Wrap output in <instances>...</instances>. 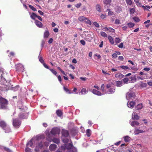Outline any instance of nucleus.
Here are the masks:
<instances>
[{
    "label": "nucleus",
    "mask_w": 152,
    "mask_h": 152,
    "mask_svg": "<svg viewBox=\"0 0 152 152\" xmlns=\"http://www.w3.org/2000/svg\"><path fill=\"white\" fill-rule=\"evenodd\" d=\"M39 136H37L35 137L32 138L31 140H30L27 144V145L28 146L31 147H34V145L35 144H36V146L35 151L36 152H38L39 151L40 149H41L43 147V145L41 142H39L38 140V139L37 137H40Z\"/></svg>",
    "instance_id": "1"
},
{
    "label": "nucleus",
    "mask_w": 152,
    "mask_h": 152,
    "mask_svg": "<svg viewBox=\"0 0 152 152\" xmlns=\"http://www.w3.org/2000/svg\"><path fill=\"white\" fill-rule=\"evenodd\" d=\"M6 75V74L5 72H2L1 74V81L3 83V84L6 86L7 88H6V90H9L10 89L9 87L10 86V81L8 80H6L5 77Z\"/></svg>",
    "instance_id": "2"
},
{
    "label": "nucleus",
    "mask_w": 152,
    "mask_h": 152,
    "mask_svg": "<svg viewBox=\"0 0 152 152\" xmlns=\"http://www.w3.org/2000/svg\"><path fill=\"white\" fill-rule=\"evenodd\" d=\"M8 101L5 99L0 97V106L1 108L6 109L7 108Z\"/></svg>",
    "instance_id": "3"
},
{
    "label": "nucleus",
    "mask_w": 152,
    "mask_h": 152,
    "mask_svg": "<svg viewBox=\"0 0 152 152\" xmlns=\"http://www.w3.org/2000/svg\"><path fill=\"white\" fill-rule=\"evenodd\" d=\"M46 134L47 136V140L48 141L50 142L52 141L53 142L57 144L60 143V141L59 139L58 138H54L52 139H51L50 134L49 133V131H48V133H46Z\"/></svg>",
    "instance_id": "4"
},
{
    "label": "nucleus",
    "mask_w": 152,
    "mask_h": 152,
    "mask_svg": "<svg viewBox=\"0 0 152 152\" xmlns=\"http://www.w3.org/2000/svg\"><path fill=\"white\" fill-rule=\"evenodd\" d=\"M106 87L107 89H108L105 92L104 94H112L114 93L115 91V88L113 86H112L111 84H108L106 85Z\"/></svg>",
    "instance_id": "5"
},
{
    "label": "nucleus",
    "mask_w": 152,
    "mask_h": 152,
    "mask_svg": "<svg viewBox=\"0 0 152 152\" xmlns=\"http://www.w3.org/2000/svg\"><path fill=\"white\" fill-rule=\"evenodd\" d=\"M66 149L69 150V152H77V149L73 146L72 142L66 144Z\"/></svg>",
    "instance_id": "6"
},
{
    "label": "nucleus",
    "mask_w": 152,
    "mask_h": 152,
    "mask_svg": "<svg viewBox=\"0 0 152 152\" xmlns=\"http://www.w3.org/2000/svg\"><path fill=\"white\" fill-rule=\"evenodd\" d=\"M135 94L132 91H129L127 93L126 95V97L127 100L133 99L135 98Z\"/></svg>",
    "instance_id": "7"
},
{
    "label": "nucleus",
    "mask_w": 152,
    "mask_h": 152,
    "mask_svg": "<svg viewBox=\"0 0 152 152\" xmlns=\"http://www.w3.org/2000/svg\"><path fill=\"white\" fill-rule=\"evenodd\" d=\"M60 132V129L58 127H54L52 129L50 133L53 135L59 134Z\"/></svg>",
    "instance_id": "8"
},
{
    "label": "nucleus",
    "mask_w": 152,
    "mask_h": 152,
    "mask_svg": "<svg viewBox=\"0 0 152 152\" xmlns=\"http://www.w3.org/2000/svg\"><path fill=\"white\" fill-rule=\"evenodd\" d=\"M13 125L16 128H18L21 124V122L17 119H13Z\"/></svg>",
    "instance_id": "9"
},
{
    "label": "nucleus",
    "mask_w": 152,
    "mask_h": 152,
    "mask_svg": "<svg viewBox=\"0 0 152 152\" xmlns=\"http://www.w3.org/2000/svg\"><path fill=\"white\" fill-rule=\"evenodd\" d=\"M16 67L17 70L18 71L23 72L24 71V66L22 64H18L16 65Z\"/></svg>",
    "instance_id": "10"
},
{
    "label": "nucleus",
    "mask_w": 152,
    "mask_h": 152,
    "mask_svg": "<svg viewBox=\"0 0 152 152\" xmlns=\"http://www.w3.org/2000/svg\"><path fill=\"white\" fill-rule=\"evenodd\" d=\"M8 125L5 122L2 120H0V126L2 129H4Z\"/></svg>",
    "instance_id": "11"
},
{
    "label": "nucleus",
    "mask_w": 152,
    "mask_h": 152,
    "mask_svg": "<svg viewBox=\"0 0 152 152\" xmlns=\"http://www.w3.org/2000/svg\"><path fill=\"white\" fill-rule=\"evenodd\" d=\"M136 103L135 102L133 101H129L127 103L128 107L130 108H132L135 105Z\"/></svg>",
    "instance_id": "12"
},
{
    "label": "nucleus",
    "mask_w": 152,
    "mask_h": 152,
    "mask_svg": "<svg viewBox=\"0 0 152 152\" xmlns=\"http://www.w3.org/2000/svg\"><path fill=\"white\" fill-rule=\"evenodd\" d=\"M57 148V145L54 144H52L49 146V149L50 151H53L55 150Z\"/></svg>",
    "instance_id": "13"
},
{
    "label": "nucleus",
    "mask_w": 152,
    "mask_h": 152,
    "mask_svg": "<svg viewBox=\"0 0 152 152\" xmlns=\"http://www.w3.org/2000/svg\"><path fill=\"white\" fill-rule=\"evenodd\" d=\"M92 92L94 94L98 96H101L104 94V93H101L100 92L95 89H93Z\"/></svg>",
    "instance_id": "14"
},
{
    "label": "nucleus",
    "mask_w": 152,
    "mask_h": 152,
    "mask_svg": "<svg viewBox=\"0 0 152 152\" xmlns=\"http://www.w3.org/2000/svg\"><path fill=\"white\" fill-rule=\"evenodd\" d=\"M19 117L21 119H24L28 117V114L24 112L22 114L20 113L19 115Z\"/></svg>",
    "instance_id": "15"
},
{
    "label": "nucleus",
    "mask_w": 152,
    "mask_h": 152,
    "mask_svg": "<svg viewBox=\"0 0 152 152\" xmlns=\"http://www.w3.org/2000/svg\"><path fill=\"white\" fill-rule=\"evenodd\" d=\"M61 133L62 136L65 137H68L69 135L68 132L65 129L62 130Z\"/></svg>",
    "instance_id": "16"
},
{
    "label": "nucleus",
    "mask_w": 152,
    "mask_h": 152,
    "mask_svg": "<svg viewBox=\"0 0 152 152\" xmlns=\"http://www.w3.org/2000/svg\"><path fill=\"white\" fill-rule=\"evenodd\" d=\"M130 123L131 126L133 127H135L138 126L139 124V123L137 121H133L132 122L130 121Z\"/></svg>",
    "instance_id": "17"
},
{
    "label": "nucleus",
    "mask_w": 152,
    "mask_h": 152,
    "mask_svg": "<svg viewBox=\"0 0 152 152\" xmlns=\"http://www.w3.org/2000/svg\"><path fill=\"white\" fill-rule=\"evenodd\" d=\"M35 23L37 26L39 28H41L42 26V23L37 20H35Z\"/></svg>",
    "instance_id": "18"
},
{
    "label": "nucleus",
    "mask_w": 152,
    "mask_h": 152,
    "mask_svg": "<svg viewBox=\"0 0 152 152\" xmlns=\"http://www.w3.org/2000/svg\"><path fill=\"white\" fill-rule=\"evenodd\" d=\"M132 118L134 120H138L139 119V116L136 113L134 112L132 114Z\"/></svg>",
    "instance_id": "19"
},
{
    "label": "nucleus",
    "mask_w": 152,
    "mask_h": 152,
    "mask_svg": "<svg viewBox=\"0 0 152 152\" xmlns=\"http://www.w3.org/2000/svg\"><path fill=\"white\" fill-rule=\"evenodd\" d=\"M108 40H109V41L110 42V43L112 45H114V42L113 39V37L110 36H108Z\"/></svg>",
    "instance_id": "20"
},
{
    "label": "nucleus",
    "mask_w": 152,
    "mask_h": 152,
    "mask_svg": "<svg viewBox=\"0 0 152 152\" xmlns=\"http://www.w3.org/2000/svg\"><path fill=\"white\" fill-rule=\"evenodd\" d=\"M88 91L86 88H83L81 90L80 93L82 95H85L87 93Z\"/></svg>",
    "instance_id": "21"
},
{
    "label": "nucleus",
    "mask_w": 152,
    "mask_h": 152,
    "mask_svg": "<svg viewBox=\"0 0 152 152\" xmlns=\"http://www.w3.org/2000/svg\"><path fill=\"white\" fill-rule=\"evenodd\" d=\"M144 132V131L142 130H139L138 129H135L134 132V133L135 134H138L140 133H142Z\"/></svg>",
    "instance_id": "22"
},
{
    "label": "nucleus",
    "mask_w": 152,
    "mask_h": 152,
    "mask_svg": "<svg viewBox=\"0 0 152 152\" xmlns=\"http://www.w3.org/2000/svg\"><path fill=\"white\" fill-rule=\"evenodd\" d=\"M64 89L67 94H71L72 93V91L71 90H69L68 88L65 86H64Z\"/></svg>",
    "instance_id": "23"
},
{
    "label": "nucleus",
    "mask_w": 152,
    "mask_h": 152,
    "mask_svg": "<svg viewBox=\"0 0 152 152\" xmlns=\"http://www.w3.org/2000/svg\"><path fill=\"white\" fill-rule=\"evenodd\" d=\"M115 76L116 78H122L124 77V76L121 74H116L115 75Z\"/></svg>",
    "instance_id": "24"
},
{
    "label": "nucleus",
    "mask_w": 152,
    "mask_h": 152,
    "mask_svg": "<svg viewBox=\"0 0 152 152\" xmlns=\"http://www.w3.org/2000/svg\"><path fill=\"white\" fill-rule=\"evenodd\" d=\"M86 18L83 16H80L78 18V20L80 22H84Z\"/></svg>",
    "instance_id": "25"
},
{
    "label": "nucleus",
    "mask_w": 152,
    "mask_h": 152,
    "mask_svg": "<svg viewBox=\"0 0 152 152\" xmlns=\"http://www.w3.org/2000/svg\"><path fill=\"white\" fill-rule=\"evenodd\" d=\"M6 133H9L10 132V129L9 126H7L6 127H5L4 129H3Z\"/></svg>",
    "instance_id": "26"
},
{
    "label": "nucleus",
    "mask_w": 152,
    "mask_h": 152,
    "mask_svg": "<svg viewBox=\"0 0 152 152\" xmlns=\"http://www.w3.org/2000/svg\"><path fill=\"white\" fill-rule=\"evenodd\" d=\"M147 86V84L146 83L141 82L140 84V86L141 88H143L146 87Z\"/></svg>",
    "instance_id": "27"
},
{
    "label": "nucleus",
    "mask_w": 152,
    "mask_h": 152,
    "mask_svg": "<svg viewBox=\"0 0 152 152\" xmlns=\"http://www.w3.org/2000/svg\"><path fill=\"white\" fill-rule=\"evenodd\" d=\"M130 79L131 83H134L136 81V79L135 75L131 77Z\"/></svg>",
    "instance_id": "28"
},
{
    "label": "nucleus",
    "mask_w": 152,
    "mask_h": 152,
    "mask_svg": "<svg viewBox=\"0 0 152 152\" xmlns=\"http://www.w3.org/2000/svg\"><path fill=\"white\" fill-rule=\"evenodd\" d=\"M143 107L142 104H140L137 105L135 107V109L137 110H139L142 109Z\"/></svg>",
    "instance_id": "29"
},
{
    "label": "nucleus",
    "mask_w": 152,
    "mask_h": 152,
    "mask_svg": "<svg viewBox=\"0 0 152 152\" xmlns=\"http://www.w3.org/2000/svg\"><path fill=\"white\" fill-rule=\"evenodd\" d=\"M124 140L125 142H129L130 140V137L128 136H126L124 137Z\"/></svg>",
    "instance_id": "30"
},
{
    "label": "nucleus",
    "mask_w": 152,
    "mask_h": 152,
    "mask_svg": "<svg viewBox=\"0 0 152 152\" xmlns=\"http://www.w3.org/2000/svg\"><path fill=\"white\" fill-rule=\"evenodd\" d=\"M115 11L117 12H120L122 10V8L121 7L118 6L115 8Z\"/></svg>",
    "instance_id": "31"
},
{
    "label": "nucleus",
    "mask_w": 152,
    "mask_h": 152,
    "mask_svg": "<svg viewBox=\"0 0 152 152\" xmlns=\"http://www.w3.org/2000/svg\"><path fill=\"white\" fill-rule=\"evenodd\" d=\"M86 134L88 137H90L91 134V131L89 129H87L86 131Z\"/></svg>",
    "instance_id": "32"
},
{
    "label": "nucleus",
    "mask_w": 152,
    "mask_h": 152,
    "mask_svg": "<svg viewBox=\"0 0 152 152\" xmlns=\"http://www.w3.org/2000/svg\"><path fill=\"white\" fill-rule=\"evenodd\" d=\"M56 113L57 115L59 117H61L62 115V111L59 110H58L56 111Z\"/></svg>",
    "instance_id": "33"
},
{
    "label": "nucleus",
    "mask_w": 152,
    "mask_h": 152,
    "mask_svg": "<svg viewBox=\"0 0 152 152\" xmlns=\"http://www.w3.org/2000/svg\"><path fill=\"white\" fill-rule=\"evenodd\" d=\"M116 86L118 87H121L123 84L122 81H118L116 82Z\"/></svg>",
    "instance_id": "34"
},
{
    "label": "nucleus",
    "mask_w": 152,
    "mask_h": 152,
    "mask_svg": "<svg viewBox=\"0 0 152 152\" xmlns=\"http://www.w3.org/2000/svg\"><path fill=\"white\" fill-rule=\"evenodd\" d=\"M30 15L31 18L34 20H35V18L37 17V15L34 13H32V14L30 13Z\"/></svg>",
    "instance_id": "35"
},
{
    "label": "nucleus",
    "mask_w": 152,
    "mask_h": 152,
    "mask_svg": "<svg viewBox=\"0 0 152 152\" xmlns=\"http://www.w3.org/2000/svg\"><path fill=\"white\" fill-rule=\"evenodd\" d=\"M115 43H114V45H116L117 44L120 43L121 41V39L118 37L115 38Z\"/></svg>",
    "instance_id": "36"
},
{
    "label": "nucleus",
    "mask_w": 152,
    "mask_h": 152,
    "mask_svg": "<svg viewBox=\"0 0 152 152\" xmlns=\"http://www.w3.org/2000/svg\"><path fill=\"white\" fill-rule=\"evenodd\" d=\"M49 35V33L48 31H46L44 33V38H48Z\"/></svg>",
    "instance_id": "37"
},
{
    "label": "nucleus",
    "mask_w": 152,
    "mask_h": 152,
    "mask_svg": "<svg viewBox=\"0 0 152 152\" xmlns=\"http://www.w3.org/2000/svg\"><path fill=\"white\" fill-rule=\"evenodd\" d=\"M119 67L121 68L122 69L124 70L130 69V68L128 66H126L124 65L121 66Z\"/></svg>",
    "instance_id": "38"
},
{
    "label": "nucleus",
    "mask_w": 152,
    "mask_h": 152,
    "mask_svg": "<svg viewBox=\"0 0 152 152\" xmlns=\"http://www.w3.org/2000/svg\"><path fill=\"white\" fill-rule=\"evenodd\" d=\"M96 8L98 11L99 12H100L101 11V7L100 5L96 4Z\"/></svg>",
    "instance_id": "39"
},
{
    "label": "nucleus",
    "mask_w": 152,
    "mask_h": 152,
    "mask_svg": "<svg viewBox=\"0 0 152 152\" xmlns=\"http://www.w3.org/2000/svg\"><path fill=\"white\" fill-rule=\"evenodd\" d=\"M40 54L38 58L39 59V61L42 64L43 63H44V61L42 57L40 56Z\"/></svg>",
    "instance_id": "40"
},
{
    "label": "nucleus",
    "mask_w": 152,
    "mask_h": 152,
    "mask_svg": "<svg viewBox=\"0 0 152 152\" xmlns=\"http://www.w3.org/2000/svg\"><path fill=\"white\" fill-rule=\"evenodd\" d=\"M84 22L86 23L89 24V25H91V21L89 20L88 18H86L85 20H84Z\"/></svg>",
    "instance_id": "41"
},
{
    "label": "nucleus",
    "mask_w": 152,
    "mask_h": 152,
    "mask_svg": "<svg viewBox=\"0 0 152 152\" xmlns=\"http://www.w3.org/2000/svg\"><path fill=\"white\" fill-rule=\"evenodd\" d=\"M62 141L64 143H67L69 142V139L66 137L64 138H62Z\"/></svg>",
    "instance_id": "42"
},
{
    "label": "nucleus",
    "mask_w": 152,
    "mask_h": 152,
    "mask_svg": "<svg viewBox=\"0 0 152 152\" xmlns=\"http://www.w3.org/2000/svg\"><path fill=\"white\" fill-rule=\"evenodd\" d=\"M15 55V53L12 52H10L9 54L8 55V56H9L10 58H12V57H14Z\"/></svg>",
    "instance_id": "43"
},
{
    "label": "nucleus",
    "mask_w": 152,
    "mask_h": 152,
    "mask_svg": "<svg viewBox=\"0 0 152 152\" xmlns=\"http://www.w3.org/2000/svg\"><path fill=\"white\" fill-rule=\"evenodd\" d=\"M19 88V86H17L15 87L12 88V90L14 91H16L18 90Z\"/></svg>",
    "instance_id": "44"
},
{
    "label": "nucleus",
    "mask_w": 152,
    "mask_h": 152,
    "mask_svg": "<svg viewBox=\"0 0 152 152\" xmlns=\"http://www.w3.org/2000/svg\"><path fill=\"white\" fill-rule=\"evenodd\" d=\"M126 2L128 5H131L132 4V1L131 0H126Z\"/></svg>",
    "instance_id": "45"
},
{
    "label": "nucleus",
    "mask_w": 152,
    "mask_h": 152,
    "mask_svg": "<svg viewBox=\"0 0 152 152\" xmlns=\"http://www.w3.org/2000/svg\"><path fill=\"white\" fill-rule=\"evenodd\" d=\"M49 70L54 75H55L56 76H57V72L56 71L54 70L53 69H50Z\"/></svg>",
    "instance_id": "46"
},
{
    "label": "nucleus",
    "mask_w": 152,
    "mask_h": 152,
    "mask_svg": "<svg viewBox=\"0 0 152 152\" xmlns=\"http://www.w3.org/2000/svg\"><path fill=\"white\" fill-rule=\"evenodd\" d=\"M101 35L102 37H107V34L105 32L103 31L101 32Z\"/></svg>",
    "instance_id": "47"
},
{
    "label": "nucleus",
    "mask_w": 152,
    "mask_h": 152,
    "mask_svg": "<svg viewBox=\"0 0 152 152\" xmlns=\"http://www.w3.org/2000/svg\"><path fill=\"white\" fill-rule=\"evenodd\" d=\"M135 11V9L133 8H130L129 10V12L130 13V14H133Z\"/></svg>",
    "instance_id": "48"
},
{
    "label": "nucleus",
    "mask_w": 152,
    "mask_h": 152,
    "mask_svg": "<svg viewBox=\"0 0 152 152\" xmlns=\"http://www.w3.org/2000/svg\"><path fill=\"white\" fill-rule=\"evenodd\" d=\"M147 78H145V77H140V76H137V79L138 80H143L144 79H146Z\"/></svg>",
    "instance_id": "49"
},
{
    "label": "nucleus",
    "mask_w": 152,
    "mask_h": 152,
    "mask_svg": "<svg viewBox=\"0 0 152 152\" xmlns=\"http://www.w3.org/2000/svg\"><path fill=\"white\" fill-rule=\"evenodd\" d=\"M3 148L5 151L7 152H12L11 150L7 148L4 147Z\"/></svg>",
    "instance_id": "50"
},
{
    "label": "nucleus",
    "mask_w": 152,
    "mask_h": 152,
    "mask_svg": "<svg viewBox=\"0 0 152 152\" xmlns=\"http://www.w3.org/2000/svg\"><path fill=\"white\" fill-rule=\"evenodd\" d=\"M107 11H108V15H112L113 14V12L111 11L110 10L108 9L107 10Z\"/></svg>",
    "instance_id": "51"
},
{
    "label": "nucleus",
    "mask_w": 152,
    "mask_h": 152,
    "mask_svg": "<svg viewBox=\"0 0 152 152\" xmlns=\"http://www.w3.org/2000/svg\"><path fill=\"white\" fill-rule=\"evenodd\" d=\"M29 7L33 11H36L37 10L36 9L31 5H29Z\"/></svg>",
    "instance_id": "52"
},
{
    "label": "nucleus",
    "mask_w": 152,
    "mask_h": 152,
    "mask_svg": "<svg viewBox=\"0 0 152 152\" xmlns=\"http://www.w3.org/2000/svg\"><path fill=\"white\" fill-rule=\"evenodd\" d=\"M133 20L137 22H138L140 21V19L137 17H134L133 18Z\"/></svg>",
    "instance_id": "53"
},
{
    "label": "nucleus",
    "mask_w": 152,
    "mask_h": 152,
    "mask_svg": "<svg viewBox=\"0 0 152 152\" xmlns=\"http://www.w3.org/2000/svg\"><path fill=\"white\" fill-rule=\"evenodd\" d=\"M104 84L102 85L101 87L102 91L103 92L102 93H104L105 92H106V91L104 90Z\"/></svg>",
    "instance_id": "54"
},
{
    "label": "nucleus",
    "mask_w": 152,
    "mask_h": 152,
    "mask_svg": "<svg viewBox=\"0 0 152 152\" xmlns=\"http://www.w3.org/2000/svg\"><path fill=\"white\" fill-rule=\"evenodd\" d=\"M128 25L130 28L133 27L134 26V24L132 23H128Z\"/></svg>",
    "instance_id": "55"
},
{
    "label": "nucleus",
    "mask_w": 152,
    "mask_h": 152,
    "mask_svg": "<svg viewBox=\"0 0 152 152\" xmlns=\"http://www.w3.org/2000/svg\"><path fill=\"white\" fill-rule=\"evenodd\" d=\"M129 80V79L127 77H125L123 79V81L124 83H127Z\"/></svg>",
    "instance_id": "56"
},
{
    "label": "nucleus",
    "mask_w": 152,
    "mask_h": 152,
    "mask_svg": "<svg viewBox=\"0 0 152 152\" xmlns=\"http://www.w3.org/2000/svg\"><path fill=\"white\" fill-rule=\"evenodd\" d=\"M61 148L62 150H64L66 149V144H65L64 145H62L61 146Z\"/></svg>",
    "instance_id": "57"
},
{
    "label": "nucleus",
    "mask_w": 152,
    "mask_h": 152,
    "mask_svg": "<svg viewBox=\"0 0 152 152\" xmlns=\"http://www.w3.org/2000/svg\"><path fill=\"white\" fill-rule=\"evenodd\" d=\"M108 31L112 32H114L115 30L112 28L109 27Z\"/></svg>",
    "instance_id": "58"
},
{
    "label": "nucleus",
    "mask_w": 152,
    "mask_h": 152,
    "mask_svg": "<svg viewBox=\"0 0 152 152\" xmlns=\"http://www.w3.org/2000/svg\"><path fill=\"white\" fill-rule=\"evenodd\" d=\"M93 24L94 25V26H95L96 27H97V28H98L99 27V24L98 23H97L96 22H94V23H93Z\"/></svg>",
    "instance_id": "59"
},
{
    "label": "nucleus",
    "mask_w": 152,
    "mask_h": 152,
    "mask_svg": "<svg viewBox=\"0 0 152 152\" xmlns=\"http://www.w3.org/2000/svg\"><path fill=\"white\" fill-rule=\"evenodd\" d=\"M112 57L113 58H116L117 57V54L116 53L113 54L112 55Z\"/></svg>",
    "instance_id": "60"
},
{
    "label": "nucleus",
    "mask_w": 152,
    "mask_h": 152,
    "mask_svg": "<svg viewBox=\"0 0 152 152\" xmlns=\"http://www.w3.org/2000/svg\"><path fill=\"white\" fill-rule=\"evenodd\" d=\"M115 24H119L120 23V20L118 19H115Z\"/></svg>",
    "instance_id": "61"
},
{
    "label": "nucleus",
    "mask_w": 152,
    "mask_h": 152,
    "mask_svg": "<svg viewBox=\"0 0 152 152\" xmlns=\"http://www.w3.org/2000/svg\"><path fill=\"white\" fill-rule=\"evenodd\" d=\"M104 2L106 4H110V1L109 0H104Z\"/></svg>",
    "instance_id": "62"
},
{
    "label": "nucleus",
    "mask_w": 152,
    "mask_h": 152,
    "mask_svg": "<svg viewBox=\"0 0 152 152\" xmlns=\"http://www.w3.org/2000/svg\"><path fill=\"white\" fill-rule=\"evenodd\" d=\"M150 68L149 67H145L143 69V70L147 72H148L150 70Z\"/></svg>",
    "instance_id": "63"
},
{
    "label": "nucleus",
    "mask_w": 152,
    "mask_h": 152,
    "mask_svg": "<svg viewBox=\"0 0 152 152\" xmlns=\"http://www.w3.org/2000/svg\"><path fill=\"white\" fill-rule=\"evenodd\" d=\"M25 151L26 152H30L31 151V149L27 147L25 149Z\"/></svg>",
    "instance_id": "64"
}]
</instances>
